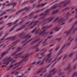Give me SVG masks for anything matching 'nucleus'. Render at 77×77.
<instances>
[{
    "label": "nucleus",
    "instance_id": "4c0bfd02",
    "mask_svg": "<svg viewBox=\"0 0 77 77\" xmlns=\"http://www.w3.org/2000/svg\"><path fill=\"white\" fill-rule=\"evenodd\" d=\"M13 5V7L14 8V7L16 5V4H15V3H14L13 4H11V5Z\"/></svg>",
    "mask_w": 77,
    "mask_h": 77
},
{
    "label": "nucleus",
    "instance_id": "f257e3e1",
    "mask_svg": "<svg viewBox=\"0 0 77 77\" xmlns=\"http://www.w3.org/2000/svg\"><path fill=\"white\" fill-rule=\"evenodd\" d=\"M49 11H50V9H48L46 10L44 14L42 13L39 15V16H42V15H43V17H40L38 20L35 22L34 21H31L29 23V26H30V25L32 24L33 23H34V24H33V26L30 27L29 29H32V28H33V27H34V26H36V25L37 24V23H39L38 24H42V23H45V21H47L48 20H49V21L46 22L45 23V24H47V23H49V22H51V21L54 18V16L53 17H50L48 19H44L45 18H46V17H45V16H47V15H50V14H49V13H48L49 12Z\"/></svg>",
    "mask_w": 77,
    "mask_h": 77
},
{
    "label": "nucleus",
    "instance_id": "4468645a",
    "mask_svg": "<svg viewBox=\"0 0 77 77\" xmlns=\"http://www.w3.org/2000/svg\"><path fill=\"white\" fill-rule=\"evenodd\" d=\"M11 48L8 49L6 51H5L2 53L1 55V57L0 58V59H1L2 58V57H4V56H5L6 54H7L8 53V51H9V50H11Z\"/></svg>",
    "mask_w": 77,
    "mask_h": 77
},
{
    "label": "nucleus",
    "instance_id": "338daca9",
    "mask_svg": "<svg viewBox=\"0 0 77 77\" xmlns=\"http://www.w3.org/2000/svg\"><path fill=\"white\" fill-rule=\"evenodd\" d=\"M74 13H75L74 11H73L72 12V14H74Z\"/></svg>",
    "mask_w": 77,
    "mask_h": 77
},
{
    "label": "nucleus",
    "instance_id": "9b49d317",
    "mask_svg": "<svg viewBox=\"0 0 77 77\" xmlns=\"http://www.w3.org/2000/svg\"><path fill=\"white\" fill-rule=\"evenodd\" d=\"M73 40H74V38H73L71 40L70 42L68 43V44H65L63 46L61 49L59 53H58V55L57 56V57H58L59 55H60V54L61 53H62L63 52V50H62V49H63V48H64V47H65V45H66V46H68L70 44V43H71V42Z\"/></svg>",
    "mask_w": 77,
    "mask_h": 77
},
{
    "label": "nucleus",
    "instance_id": "f8f14e48",
    "mask_svg": "<svg viewBox=\"0 0 77 77\" xmlns=\"http://www.w3.org/2000/svg\"><path fill=\"white\" fill-rule=\"evenodd\" d=\"M50 65V64H49L48 66H47L46 67H42V68L40 70L38 71L37 72V74H39V73H41V72H46L47 70L45 69L46 68H47Z\"/></svg>",
    "mask_w": 77,
    "mask_h": 77
},
{
    "label": "nucleus",
    "instance_id": "a19ab883",
    "mask_svg": "<svg viewBox=\"0 0 77 77\" xmlns=\"http://www.w3.org/2000/svg\"><path fill=\"white\" fill-rule=\"evenodd\" d=\"M8 34H9V33H7L6 34H5V35H4V36H3L4 38H5V37L6 36H7V35H8Z\"/></svg>",
    "mask_w": 77,
    "mask_h": 77
},
{
    "label": "nucleus",
    "instance_id": "c85d7f7f",
    "mask_svg": "<svg viewBox=\"0 0 77 77\" xmlns=\"http://www.w3.org/2000/svg\"><path fill=\"white\" fill-rule=\"evenodd\" d=\"M12 23L11 22L10 23H8L7 25H8V27H11V26H12Z\"/></svg>",
    "mask_w": 77,
    "mask_h": 77
},
{
    "label": "nucleus",
    "instance_id": "a211bd4d",
    "mask_svg": "<svg viewBox=\"0 0 77 77\" xmlns=\"http://www.w3.org/2000/svg\"><path fill=\"white\" fill-rule=\"evenodd\" d=\"M47 3L46 2L45 4H38V5L36 7V8H39V7H42V6H44V5H46V4H47Z\"/></svg>",
    "mask_w": 77,
    "mask_h": 77
},
{
    "label": "nucleus",
    "instance_id": "58836bf2",
    "mask_svg": "<svg viewBox=\"0 0 77 77\" xmlns=\"http://www.w3.org/2000/svg\"><path fill=\"white\" fill-rule=\"evenodd\" d=\"M60 39H61V37H60L59 38H57L55 39V40H57V41H60Z\"/></svg>",
    "mask_w": 77,
    "mask_h": 77
},
{
    "label": "nucleus",
    "instance_id": "0eeeda50",
    "mask_svg": "<svg viewBox=\"0 0 77 77\" xmlns=\"http://www.w3.org/2000/svg\"><path fill=\"white\" fill-rule=\"evenodd\" d=\"M52 26L53 25L51 24L49 26L48 25H46V26H45L43 27L42 29V30H43V29H44V30L39 33V35H41L42 34H43V35L42 36H44V35H45V34H47V33H48L49 32L48 31L47 32H45V31L46 30L45 29H48L49 28H50V27H52Z\"/></svg>",
    "mask_w": 77,
    "mask_h": 77
},
{
    "label": "nucleus",
    "instance_id": "c756f323",
    "mask_svg": "<svg viewBox=\"0 0 77 77\" xmlns=\"http://www.w3.org/2000/svg\"><path fill=\"white\" fill-rule=\"evenodd\" d=\"M62 56H61L60 57L58 58L57 62H58L59 60H60L62 58Z\"/></svg>",
    "mask_w": 77,
    "mask_h": 77
},
{
    "label": "nucleus",
    "instance_id": "4d7b16f0",
    "mask_svg": "<svg viewBox=\"0 0 77 77\" xmlns=\"http://www.w3.org/2000/svg\"><path fill=\"white\" fill-rule=\"evenodd\" d=\"M4 27H5L4 26H3V27H1L0 28V30H2V29H3V28H4Z\"/></svg>",
    "mask_w": 77,
    "mask_h": 77
},
{
    "label": "nucleus",
    "instance_id": "37998d69",
    "mask_svg": "<svg viewBox=\"0 0 77 77\" xmlns=\"http://www.w3.org/2000/svg\"><path fill=\"white\" fill-rule=\"evenodd\" d=\"M24 21V20H22L19 23V24H21V23H23Z\"/></svg>",
    "mask_w": 77,
    "mask_h": 77
},
{
    "label": "nucleus",
    "instance_id": "680f3d73",
    "mask_svg": "<svg viewBox=\"0 0 77 77\" xmlns=\"http://www.w3.org/2000/svg\"><path fill=\"white\" fill-rule=\"evenodd\" d=\"M75 11H76L75 14H77V8L75 9Z\"/></svg>",
    "mask_w": 77,
    "mask_h": 77
},
{
    "label": "nucleus",
    "instance_id": "dca6fc26",
    "mask_svg": "<svg viewBox=\"0 0 77 77\" xmlns=\"http://www.w3.org/2000/svg\"><path fill=\"white\" fill-rule=\"evenodd\" d=\"M66 20H67L66 19L65 20H64L63 18H60V19L58 22V23L59 24H61L62 23H63V21H66Z\"/></svg>",
    "mask_w": 77,
    "mask_h": 77
},
{
    "label": "nucleus",
    "instance_id": "e2e57ef3",
    "mask_svg": "<svg viewBox=\"0 0 77 77\" xmlns=\"http://www.w3.org/2000/svg\"><path fill=\"white\" fill-rule=\"evenodd\" d=\"M18 74V72H16L15 73V75H17V74Z\"/></svg>",
    "mask_w": 77,
    "mask_h": 77
},
{
    "label": "nucleus",
    "instance_id": "de8ad7c7",
    "mask_svg": "<svg viewBox=\"0 0 77 77\" xmlns=\"http://www.w3.org/2000/svg\"><path fill=\"white\" fill-rule=\"evenodd\" d=\"M14 28H12L9 30L10 32H11L12 30H14Z\"/></svg>",
    "mask_w": 77,
    "mask_h": 77
},
{
    "label": "nucleus",
    "instance_id": "bb28decb",
    "mask_svg": "<svg viewBox=\"0 0 77 77\" xmlns=\"http://www.w3.org/2000/svg\"><path fill=\"white\" fill-rule=\"evenodd\" d=\"M66 17H70V16H71L72 15L69 12H68L66 14Z\"/></svg>",
    "mask_w": 77,
    "mask_h": 77
},
{
    "label": "nucleus",
    "instance_id": "e433bc0d",
    "mask_svg": "<svg viewBox=\"0 0 77 77\" xmlns=\"http://www.w3.org/2000/svg\"><path fill=\"white\" fill-rule=\"evenodd\" d=\"M36 28H35L34 30H32V33H33V32H35L36 31Z\"/></svg>",
    "mask_w": 77,
    "mask_h": 77
},
{
    "label": "nucleus",
    "instance_id": "72a5a7b5",
    "mask_svg": "<svg viewBox=\"0 0 77 77\" xmlns=\"http://www.w3.org/2000/svg\"><path fill=\"white\" fill-rule=\"evenodd\" d=\"M45 53H42L40 54L41 55H42V57H44L45 55H44Z\"/></svg>",
    "mask_w": 77,
    "mask_h": 77
},
{
    "label": "nucleus",
    "instance_id": "473e14b6",
    "mask_svg": "<svg viewBox=\"0 0 77 77\" xmlns=\"http://www.w3.org/2000/svg\"><path fill=\"white\" fill-rule=\"evenodd\" d=\"M19 20H16L13 23V25H15V24L16 23H17V21H18Z\"/></svg>",
    "mask_w": 77,
    "mask_h": 77
},
{
    "label": "nucleus",
    "instance_id": "423d86ee",
    "mask_svg": "<svg viewBox=\"0 0 77 77\" xmlns=\"http://www.w3.org/2000/svg\"><path fill=\"white\" fill-rule=\"evenodd\" d=\"M23 48L19 47L17 49V51L14 52L13 54H12V56H14L15 57H14V59H17V58H18L19 57L21 56V55L23 53H24V51H23L22 52H20L17 55H16V54L17 53H18L19 51H21Z\"/></svg>",
    "mask_w": 77,
    "mask_h": 77
},
{
    "label": "nucleus",
    "instance_id": "13d9d810",
    "mask_svg": "<svg viewBox=\"0 0 77 77\" xmlns=\"http://www.w3.org/2000/svg\"><path fill=\"white\" fill-rule=\"evenodd\" d=\"M6 45H4V46H3V48H5V47H6Z\"/></svg>",
    "mask_w": 77,
    "mask_h": 77
},
{
    "label": "nucleus",
    "instance_id": "09e8293b",
    "mask_svg": "<svg viewBox=\"0 0 77 77\" xmlns=\"http://www.w3.org/2000/svg\"><path fill=\"white\" fill-rule=\"evenodd\" d=\"M76 64H75L73 66V69H75V68H76Z\"/></svg>",
    "mask_w": 77,
    "mask_h": 77
},
{
    "label": "nucleus",
    "instance_id": "2eb2a0df",
    "mask_svg": "<svg viewBox=\"0 0 77 77\" xmlns=\"http://www.w3.org/2000/svg\"><path fill=\"white\" fill-rule=\"evenodd\" d=\"M33 12H32L29 14L28 16H26L24 18V19H26V18H32L33 17Z\"/></svg>",
    "mask_w": 77,
    "mask_h": 77
},
{
    "label": "nucleus",
    "instance_id": "20e7f679",
    "mask_svg": "<svg viewBox=\"0 0 77 77\" xmlns=\"http://www.w3.org/2000/svg\"><path fill=\"white\" fill-rule=\"evenodd\" d=\"M51 52L48 54L46 57H45L43 58L42 60V62L40 63V65H42L43 63H44V61H48L49 63H53L54 61L56 60L57 58H55V59L51 62L52 60H51V59L50 58V57L51 56Z\"/></svg>",
    "mask_w": 77,
    "mask_h": 77
},
{
    "label": "nucleus",
    "instance_id": "a878e982",
    "mask_svg": "<svg viewBox=\"0 0 77 77\" xmlns=\"http://www.w3.org/2000/svg\"><path fill=\"white\" fill-rule=\"evenodd\" d=\"M44 9V8H42L40 10H38L35 12V13H38V12H40V11H43Z\"/></svg>",
    "mask_w": 77,
    "mask_h": 77
},
{
    "label": "nucleus",
    "instance_id": "f704fd0d",
    "mask_svg": "<svg viewBox=\"0 0 77 77\" xmlns=\"http://www.w3.org/2000/svg\"><path fill=\"white\" fill-rule=\"evenodd\" d=\"M66 56H67V54H65L64 56V57L63 58V59H65Z\"/></svg>",
    "mask_w": 77,
    "mask_h": 77
},
{
    "label": "nucleus",
    "instance_id": "a18cd8bd",
    "mask_svg": "<svg viewBox=\"0 0 77 77\" xmlns=\"http://www.w3.org/2000/svg\"><path fill=\"white\" fill-rule=\"evenodd\" d=\"M73 54V52L70 54L69 55V57H71V56H72V55Z\"/></svg>",
    "mask_w": 77,
    "mask_h": 77
},
{
    "label": "nucleus",
    "instance_id": "7c9ffc66",
    "mask_svg": "<svg viewBox=\"0 0 77 77\" xmlns=\"http://www.w3.org/2000/svg\"><path fill=\"white\" fill-rule=\"evenodd\" d=\"M39 39H38L35 41H34L33 42L31 43V44H34L35 42H37V41H39Z\"/></svg>",
    "mask_w": 77,
    "mask_h": 77
},
{
    "label": "nucleus",
    "instance_id": "49530a36",
    "mask_svg": "<svg viewBox=\"0 0 77 77\" xmlns=\"http://www.w3.org/2000/svg\"><path fill=\"white\" fill-rule=\"evenodd\" d=\"M59 19V18L58 17H57V19H56L54 21H53V23L55 22V21H57V20H58V19Z\"/></svg>",
    "mask_w": 77,
    "mask_h": 77
},
{
    "label": "nucleus",
    "instance_id": "79ce46f5",
    "mask_svg": "<svg viewBox=\"0 0 77 77\" xmlns=\"http://www.w3.org/2000/svg\"><path fill=\"white\" fill-rule=\"evenodd\" d=\"M59 47H60L59 46L56 48L55 50V51H57L59 48Z\"/></svg>",
    "mask_w": 77,
    "mask_h": 77
},
{
    "label": "nucleus",
    "instance_id": "0e129e2a",
    "mask_svg": "<svg viewBox=\"0 0 77 77\" xmlns=\"http://www.w3.org/2000/svg\"><path fill=\"white\" fill-rule=\"evenodd\" d=\"M40 62V61H38L36 63V65H38V64H39V63Z\"/></svg>",
    "mask_w": 77,
    "mask_h": 77
},
{
    "label": "nucleus",
    "instance_id": "9d476101",
    "mask_svg": "<svg viewBox=\"0 0 77 77\" xmlns=\"http://www.w3.org/2000/svg\"><path fill=\"white\" fill-rule=\"evenodd\" d=\"M77 24V20L74 23V25L72 26V28L70 29H69L68 31H66L64 32V34H65V33H66V35H68L70 32H71V31L72 29H73V28L74 27V26H75V25H76V24Z\"/></svg>",
    "mask_w": 77,
    "mask_h": 77
},
{
    "label": "nucleus",
    "instance_id": "6e6d98bb",
    "mask_svg": "<svg viewBox=\"0 0 77 77\" xmlns=\"http://www.w3.org/2000/svg\"><path fill=\"white\" fill-rule=\"evenodd\" d=\"M12 67H13V66L12 65V64L10 66H9V68H12Z\"/></svg>",
    "mask_w": 77,
    "mask_h": 77
},
{
    "label": "nucleus",
    "instance_id": "864d4df0",
    "mask_svg": "<svg viewBox=\"0 0 77 77\" xmlns=\"http://www.w3.org/2000/svg\"><path fill=\"white\" fill-rule=\"evenodd\" d=\"M73 19H74V18H72L70 19L69 20V22H70V21H72V20Z\"/></svg>",
    "mask_w": 77,
    "mask_h": 77
},
{
    "label": "nucleus",
    "instance_id": "39448f33",
    "mask_svg": "<svg viewBox=\"0 0 77 77\" xmlns=\"http://www.w3.org/2000/svg\"><path fill=\"white\" fill-rule=\"evenodd\" d=\"M29 56V54H24L23 56H22V58L24 59L23 60H21L20 61L17 62V63H16L14 64V66H16L14 68V69H15L17 67H18L20 66V64L23 61H24V62H26L27 61V58Z\"/></svg>",
    "mask_w": 77,
    "mask_h": 77
},
{
    "label": "nucleus",
    "instance_id": "aec40b11",
    "mask_svg": "<svg viewBox=\"0 0 77 77\" xmlns=\"http://www.w3.org/2000/svg\"><path fill=\"white\" fill-rule=\"evenodd\" d=\"M61 28H62V27L61 26H59V27L57 26L54 29V30H57L55 32H57V31H58V30H59Z\"/></svg>",
    "mask_w": 77,
    "mask_h": 77
},
{
    "label": "nucleus",
    "instance_id": "bf43d9fd",
    "mask_svg": "<svg viewBox=\"0 0 77 77\" xmlns=\"http://www.w3.org/2000/svg\"><path fill=\"white\" fill-rule=\"evenodd\" d=\"M36 63V61H35L32 63V65H35Z\"/></svg>",
    "mask_w": 77,
    "mask_h": 77
},
{
    "label": "nucleus",
    "instance_id": "8fccbe9b",
    "mask_svg": "<svg viewBox=\"0 0 77 77\" xmlns=\"http://www.w3.org/2000/svg\"><path fill=\"white\" fill-rule=\"evenodd\" d=\"M10 5H11V3H9L8 4L6 5V6H9Z\"/></svg>",
    "mask_w": 77,
    "mask_h": 77
},
{
    "label": "nucleus",
    "instance_id": "6ab92c4d",
    "mask_svg": "<svg viewBox=\"0 0 77 77\" xmlns=\"http://www.w3.org/2000/svg\"><path fill=\"white\" fill-rule=\"evenodd\" d=\"M42 41H43V40H42L41 41H40L39 43H38V44L36 46H35L33 48H36L37 51H39V49L37 48V47H38V46L39 44H40V43H41V42H42Z\"/></svg>",
    "mask_w": 77,
    "mask_h": 77
},
{
    "label": "nucleus",
    "instance_id": "5701e85b",
    "mask_svg": "<svg viewBox=\"0 0 77 77\" xmlns=\"http://www.w3.org/2000/svg\"><path fill=\"white\" fill-rule=\"evenodd\" d=\"M53 35H51V36H49L48 38L46 39H45V41L44 42H42V44H44V43H45V42H46V41H47V40H48V38H51V37H52V36H53Z\"/></svg>",
    "mask_w": 77,
    "mask_h": 77
},
{
    "label": "nucleus",
    "instance_id": "c9c22d12",
    "mask_svg": "<svg viewBox=\"0 0 77 77\" xmlns=\"http://www.w3.org/2000/svg\"><path fill=\"white\" fill-rule=\"evenodd\" d=\"M6 13L5 12H4L3 13L0 14V16H2L3 15L6 14Z\"/></svg>",
    "mask_w": 77,
    "mask_h": 77
},
{
    "label": "nucleus",
    "instance_id": "393cba45",
    "mask_svg": "<svg viewBox=\"0 0 77 77\" xmlns=\"http://www.w3.org/2000/svg\"><path fill=\"white\" fill-rule=\"evenodd\" d=\"M71 9V7H68L64 9H63L62 10V11H65V10H66V11H67L68 10H69V9Z\"/></svg>",
    "mask_w": 77,
    "mask_h": 77
},
{
    "label": "nucleus",
    "instance_id": "1a4fd4ad",
    "mask_svg": "<svg viewBox=\"0 0 77 77\" xmlns=\"http://www.w3.org/2000/svg\"><path fill=\"white\" fill-rule=\"evenodd\" d=\"M55 69H56V68H54V69H53L52 70H51L50 71V75H47V74H46L45 75L44 77H51V75H53V74H54V73L56 72L57 71V70H55Z\"/></svg>",
    "mask_w": 77,
    "mask_h": 77
},
{
    "label": "nucleus",
    "instance_id": "b1692460",
    "mask_svg": "<svg viewBox=\"0 0 77 77\" xmlns=\"http://www.w3.org/2000/svg\"><path fill=\"white\" fill-rule=\"evenodd\" d=\"M70 68V64H69L68 66L65 69H64V71H68Z\"/></svg>",
    "mask_w": 77,
    "mask_h": 77
},
{
    "label": "nucleus",
    "instance_id": "4be33fe9",
    "mask_svg": "<svg viewBox=\"0 0 77 77\" xmlns=\"http://www.w3.org/2000/svg\"><path fill=\"white\" fill-rule=\"evenodd\" d=\"M20 41V40L18 39L17 41H15L14 42H13L12 43V44H14L13 46H14V45H16V44H17V42H19V41Z\"/></svg>",
    "mask_w": 77,
    "mask_h": 77
},
{
    "label": "nucleus",
    "instance_id": "c03bdc74",
    "mask_svg": "<svg viewBox=\"0 0 77 77\" xmlns=\"http://www.w3.org/2000/svg\"><path fill=\"white\" fill-rule=\"evenodd\" d=\"M5 38L4 37H3L1 39L0 41H3L4 39H5Z\"/></svg>",
    "mask_w": 77,
    "mask_h": 77
},
{
    "label": "nucleus",
    "instance_id": "f3484780",
    "mask_svg": "<svg viewBox=\"0 0 77 77\" xmlns=\"http://www.w3.org/2000/svg\"><path fill=\"white\" fill-rule=\"evenodd\" d=\"M61 70H62V69H60L59 70V71L57 72V74H59V75H58L59 77L61 76V75H62V74H63V72L62 73V72L61 71Z\"/></svg>",
    "mask_w": 77,
    "mask_h": 77
},
{
    "label": "nucleus",
    "instance_id": "052dcab7",
    "mask_svg": "<svg viewBox=\"0 0 77 77\" xmlns=\"http://www.w3.org/2000/svg\"><path fill=\"white\" fill-rule=\"evenodd\" d=\"M15 61V60H13L11 62L12 64V63H13Z\"/></svg>",
    "mask_w": 77,
    "mask_h": 77
},
{
    "label": "nucleus",
    "instance_id": "ddd939ff",
    "mask_svg": "<svg viewBox=\"0 0 77 77\" xmlns=\"http://www.w3.org/2000/svg\"><path fill=\"white\" fill-rule=\"evenodd\" d=\"M29 8L25 7L24 8H23L22 10H19L16 13L15 15H18V14H20V12H21L22 11H26L28 10H29Z\"/></svg>",
    "mask_w": 77,
    "mask_h": 77
},
{
    "label": "nucleus",
    "instance_id": "774afa93",
    "mask_svg": "<svg viewBox=\"0 0 77 77\" xmlns=\"http://www.w3.org/2000/svg\"><path fill=\"white\" fill-rule=\"evenodd\" d=\"M14 72H15V71H13L11 72V74H14Z\"/></svg>",
    "mask_w": 77,
    "mask_h": 77
},
{
    "label": "nucleus",
    "instance_id": "f03ea898",
    "mask_svg": "<svg viewBox=\"0 0 77 77\" xmlns=\"http://www.w3.org/2000/svg\"><path fill=\"white\" fill-rule=\"evenodd\" d=\"M18 37H19V38H26L24 41H23L22 42V43H24V45H23V47H24V45H26V44L27 43V42H30V41H31L32 40V39L29 40V38L31 37V35H30L29 36V34H28L26 35V36H25L23 32L20 34L19 35Z\"/></svg>",
    "mask_w": 77,
    "mask_h": 77
},
{
    "label": "nucleus",
    "instance_id": "cd10ccee",
    "mask_svg": "<svg viewBox=\"0 0 77 77\" xmlns=\"http://www.w3.org/2000/svg\"><path fill=\"white\" fill-rule=\"evenodd\" d=\"M58 12V10L54 11L52 12V14H56V13H57V12Z\"/></svg>",
    "mask_w": 77,
    "mask_h": 77
},
{
    "label": "nucleus",
    "instance_id": "3c124183",
    "mask_svg": "<svg viewBox=\"0 0 77 77\" xmlns=\"http://www.w3.org/2000/svg\"><path fill=\"white\" fill-rule=\"evenodd\" d=\"M21 28H19L17 29V30H16V32H18V31H19V30H21Z\"/></svg>",
    "mask_w": 77,
    "mask_h": 77
},
{
    "label": "nucleus",
    "instance_id": "603ef678",
    "mask_svg": "<svg viewBox=\"0 0 77 77\" xmlns=\"http://www.w3.org/2000/svg\"><path fill=\"white\" fill-rule=\"evenodd\" d=\"M72 71V69H70V70H69V71L67 73V74H69V72H71V71Z\"/></svg>",
    "mask_w": 77,
    "mask_h": 77
},
{
    "label": "nucleus",
    "instance_id": "412c9836",
    "mask_svg": "<svg viewBox=\"0 0 77 77\" xmlns=\"http://www.w3.org/2000/svg\"><path fill=\"white\" fill-rule=\"evenodd\" d=\"M15 38H16V36H13L9 39V41H14L15 39Z\"/></svg>",
    "mask_w": 77,
    "mask_h": 77
},
{
    "label": "nucleus",
    "instance_id": "5fc2aeb1",
    "mask_svg": "<svg viewBox=\"0 0 77 77\" xmlns=\"http://www.w3.org/2000/svg\"><path fill=\"white\" fill-rule=\"evenodd\" d=\"M34 1V0H31L30 1V2L31 3H32L33 2V1Z\"/></svg>",
    "mask_w": 77,
    "mask_h": 77
},
{
    "label": "nucleus",
    "instance_id": "69168bd1",
    "mask_svg": "<svg viewBox=\"0 0 77 77\" xmlns=\"http://www.w3.org/2000/svg\"><path fill=\"white\" fill-rule=\"evenodd\" d=\"M3 18H4V17H1L0 18V20H3Z\"/></svg>",
    "mask_w": 77,
    "mask_h": 77
},
{
    "label": "nucleus",
    "instance_id": "6e6552de",
    "mask_svg": "<svg viewBox=\"0 0 77 77\" xmlns=\"http://www.w3.org/2000/svg\"><path fill=\"white\" fill-rule=\"evenodd\" d=\"M11 57H9L8 58H7L6 57L4 58V59H3L2 60V61L3 62H6L4 63H3V64H6V65H2V67L3 68L4 66H5V67H6V66H7V65H8V64L9 63V62H10V61H11V60H13V59H12L11 60Z\"/></svg>",
    "mask_w": 77,
    "mask_h": 77
},
{
    "label": "nucleus",
    "instance_id": "2f4dec72",
    "mask_svg": "<svg viewBox=\"0 0 77 77\" xmlns=\"http://www.w3.org/2000/svg\"><path fill=\"white\" fill-rule=\"evenodd\" d=\"M26 27V25H23L21 26L20 27V28H21V29H24Z\"/></svg>",
    "mask_w": 77,
    "mask_h": 77
},
{
    "label": "nucleus",
    "instance_id": "7ed1b4c3",
    "mask_svg": "<svg viewBox=\"0 0 77 77\" xmlns=\"http://www.w3.org/2000/svg\"><path fill=\"white\" fill-rule=\"evenodd\" d=\"M70 2V0H65L64 1L61 2L60 3H58V4H56L54 5L50 8V9H54V8H56V7H57V6L59 7H61L62 8H63V7H65V6H66L67 5L69 4Z\"/></svg>",
    "mask_w": 77,
    "mask_h": 77
},
{
    "label": "nucleus",
    "instance_id": "ea45409f",
    "mask_svg": "<svg viewBox=\"0 0 77 77\" xmlns=\"http://www.w3.org/2000/svg\"><path fill=\"white\" fill-rule=\"evenodd\" d=\"M22 68V67H19V68L17 69L15 71H18V70H19V69H21V68Z\"/></svg>",
    "mask_w": 77,
    "mask_h": 77
}]
</instances>
